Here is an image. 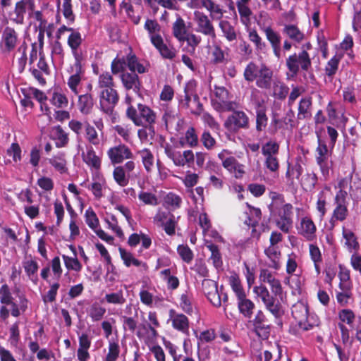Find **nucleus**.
Here are the masks:
<instances>
[{
  "label": "nucleus",
  "instance_id": "f257e3e1",
  "mask_svg": "<svg viewBox=\"0 0 361 361\" xmlns=\"http://www.w3.org/2000/svg\"><path fill=\"white\" fill-rule=\"evenodd\" d=\"M259 279L262 281L267 283L271 288V295L266 286L260 285L254 288L255 293L262 300L266 309L270 312L275 318H280L283 314L282 305L276 297L282 295L283 288L281 281L275 278L272 273L267 269L260 270Z\"/></svg>",
  "mask_w": 361,
  "mask_h": 361
},
{
  "label": "nucleus",
  "instance_id": "f03ea898",
  "mask_svg": "<svg viewBox=\"0 0 361 361\" xmlns=\"http://www.w3.org/2000/svg\"><path fill=\"white\" fill-rule=\"evenodd\" d=\"M288 69L287 76L295 78L300 71L307 73L312 68V59L307 50L302 49L299 53H293L286 59Z\"/></svg>",
  "mask_w": 361,
  "mask_h": 361
},
{
  "label": "nucleus",
  "instance_id": "7ed1b4c3",
  "mask_svg": "<svg viewBox=\"0 0 361 361\" xmlns=\"http://www.w3.org/2000/svg\"><path fill=\"white\" fill-rule=\"evenodd\" d=\"M126 117L136 126H152L155 123L156 113L147 105L142 103L137 104V108L130 106L126 111Z\"/></svg>",
  "mask_w": 361,
  "mask_h": 361
},
{
  "label": "nucleus",
  "instance_id": "20e7f679",
  "mask_svg": "<svg viewBox=\"0 0 361 361\" xmlns=\"http://www.w3.org/2000/svg\"><path fill=\"white\" fill-rule=\"evenodd\" d=\"M292 316L297 322L298 329L290 328L292 334L298 335L301 331H307L312 329L318 324L310 323L308 321V307L300 302L294 305L291 310Z\"/></svg>",
  "mask_w": 361,
  "mask_h": 361
},
{
  "label": "nucleus",
  "instance_id": "39448f33",
  "mask_svg": "<svg viewBox=\"0 0 361 361\" xmlns=\"http://www.w3.org/2000/svg\"><path fill=\"white\" fill-rule=\"evenodd\" d=\"M228 149L221 150L217 155L222 166L236 179H241L245 173V166L240 164Z\"/></svg>",
  "mask_w": 361,
  "mask_h": 361
},
{
  "label": "nucleus",
  "instance_id": "423d86ee",
  "mask_svg": "<svg viewBox=\"0 0 361 361\" xmlns=\"http://www.w3.org/2000/svg\"><path fill=\"white\" fill-rule=\"evenodd\" d=\"M68 127L78 136L81 135L82 129H84L86 140L94 146L99 145L100 139L99 137V134L95 127L91 125L88 121L81 122L76 119H72L68 122Z\"/></svg>",
  "mask_w": 361,
  "mask_h": 361
},
{
  "label": "nucleus",
  "instance_id": "0eeeda50",
  "mask_svg": "<svg viewBox=\"0 0 361 361\" xmlns=\"http://www.w3.org/2000/svg\"><path fill=\"white\" fill-rule=\"evenodd\" d=\"M317 142L318 145L315 150V159L319 166L322 174L326 178L332 166V161L329 160L331 152L328 149L325 141L322 140L319 136H318Z\"/></svg>",
  "mask_w": 361,
  "mask_h": 361
},
{
  "label": "nucleus",
  "instance_id": "6e6552de",
  "mask_svg": "<svg viewBox=\"0 0 361 361\" xmlns=\"http://www.w3.org/2000/svg\"><path fill=\"white\" fill-rule=\"evenodd\" d=\"M226 118L224 126L232 133H237L240 129H248L250 128V119L248 116L242 110H235Z\"/></svg>",
  "mask_w": 361,
  "mask_h": 361
},
{
  "label": "nucleus",
  "instance_id": "1a4fd4ad",
  "mask_svg": "<svg viewBox=\"0 0 361 361\" xmlns=\"http://www.w3.org/2000/svg\"><path fill=\"white\" fill-rule=\"evenodd\" d=\"M20 42L19 34L16 29L6 26L1 33L0 51L3 54H9L13 51Z\"/></svg>",
  "mask_w": 361,
  "mask_h": 361
},
{
  "label": "nucleus",
  "instance_id": "9d476101",
  "mask_svg": "<svg viewBox=\"0 0 361 361\" xmlns=\"http://www.w3.org/2000/svg\"><path fill=\"white\" fill-rule=\"evenodd\" d=\"M119 101V94L115 87L104 89L99 93L100 109L104 114L111 116Z\"/></svg>",
  "mask_w": 361,
  "mask_h": 361
},
{
  "label": "nucleus",
  "instance_id": "9b49d317",
  "mask_svg": "<svg viewBox=\"0 0 361 361\" xmlns=\"http://www.w3.org/2000/svg\"><path fill=\"white\" fill-rule=\"evenodd\" d=\"M194 21L197 25L196 32L213 39H216L215 27L207 14L200 11H194Z\"/></svg>",
  "mask_w": 361,
  "mask_h": 361
},
{
  "label": "nucleus",
  "instance_id": "f8f14e48",
  "mask_svg": "<svg viewBox=\"0 0 361 361\" xmlns=\"http://www.w3.org/2000/svg\"><path fill=\"white\" fill-rule=\"evenodd\" d=\"M295 126V112L292 109H288L282 118H279L278 114L275 113L273 114L271 120V133L275 134L281 129L293 128Z\"/></svg>",
  "mask_w": 361,
  "mask_h": 361
},
{
  "label": "nucleus",
  "instance_id": "ddd939ff",
  "mask_svg": "<svg viewBox=\"0 0 361 361\" xmlns=\"http://www.w3.org/2000/svg\"><path fill=\"white\" fill-rule=\"evenodd\" d=\"M293 205L286 203L278 212L279 219L276 220V226L285 233H288L293 227Z\"/></svg>",
  "mask_w": 361,
  "mask_h": 361
},
{
  "label": "nucleus",
  "instance_id": "4468645a",
  "mask_svg": "<svg viewBox=\"0 0 361 361\" xmlns=\"http://www.w3.org/2000/svg\"><path fill=\"white\" fill-rule=\"evenodd\" d=\"M202 291L208 300L216 307L221 305V294L217 283L211 279H204L202 282Z\"/></svg>",
  "mask_w": 361,
  "mask_h": 361
},
{
  "label": "nucleus",
  "instance_id": "2eb2a0df",
  "mask_svg": "<svg viewBox=\"0 0 361 361\" xmlns=\"http://www.w3.org/2000/svg\"><path fill=\"white\" fill-rule=\"evenodd\" d=\"M252 322L256 334L264 340L267 339L271 331V324L262 310L257 312Z\"/></svg>",
  "mask_w": 361,
  "mask_h": 361
},
{
  "label": "nucleus",
  "instance_id": "dca6fc26",
  "mask_svg": "<svg viewBox=\"0 0 361 361\" xmlns=\"http://www.w3.org/2000/svg\"><path fill=\"white\" fill-rule=\"evenodd\" d=\"M107 155L112 164H121L124 159L133 158L130 149L124 144L111 147L107 151Z\"/></svg>",
  "mask_w": 361,
  "mask_h": 361
},
{
  "label": "nucleus",
  "instance_id": "f3484780",
  "mask_svg": "<svg viewBox=\"0 0 361 361\" xmlns=\"http://www.w3.org/2000/svg\"><path fill=\"white\" fill-rule=\"evenodd\" d=\"M346 196L347 192H337L334 201L336 204V208L334 209L332 216L330 220V223H333L334 221H344L348 214V211L346 206Z\"/></svg>",
  "mask_w": 361,
  "mask_h": 361
},
{
  "label": "nucleus",
  "instance_id": "a211bd4d",
  "mask_svg": "<svg viewBox=\"0 0 361 361\" xmlns=\"http://www.w3.org/2000/svg\"><path fill=\"white\" fill-rule=\"evenodd\" d=\"M120 79L126 90H131L136 94L141 95L142 82L136 73L123 72L120 75Z\"/></svg>",
  "mask_w": 361,
  "mask_h": 361
},
{
  "label": "nucleus",
  "instance_id": "6ab92c4d",
  "mask_svg": "<svg viewBox=\"0 0 361 361\" xmlns=\"http://www.w3.org/2000/svg\"><path fill=\"white\" fill-rule=\"evenodd\" d=\"M197 83L195 80L188 81L184 87V99L181 101L183 106L188 109L189 108L190 102L193 99V101L197 103V106L200 111L203 109L202 104L200 102V98L196 93Z\"/></svg>",
  "mask_w": 361,
  "mask_h": 361
},
{
  "label": "nucleus",
  "instance_id": "aec40b11",
  "mask_svg": "<svg viewBox=\"0 0 361 361\" xmlns=\"http://www.w3.org/2000/svg\"><path fill=\"white\" fill-rule=\"evenodd\" d=\"M264 33L267 41L269 42L272 49L274 55L279 59L281 57V35L275 31L271 26L261 27Z\"/></svg>",
  "mask_w": 361,
  "mask_h": 361
},
{
  "label": "nucleus",
  "instance_id": "412c9836",
  "mask_svg": "<svg viewBox=\"0 0 361 361\" xmlns=\"http://www.w3.org/2000/svg\"><path fill=\"white\" fill-rule=\"evenodd\" d=\"M71 72L74 73L68 80V86L75 94H78V86L81 81V76L84 73L79 56H75L73 65L71 66Z\"/></svg>",
  "mask_w": 361,
  "mask_h": 361
},
{
  "label": "nucleus",
  "instance_id": "4be33fe9",
  "mask_svg": "<svg viewBox=\"0 0 361 361\" xmlns=\"http://www.w3.org/2000/svg\"><path fill=\"white\" fill-rule=\"evenodd\" d=\"M298 230V233L308 241H312L317 238V227L312 219L310 217L305 216L301 219Z\"/></svg>",
  "mask_w": 361,
  "mask_h": 361
},
{
  "label": "nucleus",
  "instance_id": "5701e85b",
  "mask_svg": "<svg viewBox=\"0 0 361 361\" xmlns=\"http://www.w3.org/2000/svg\"><path fill=\"white\" fill-rule=\"evenodd\" d=\"M282 34L295 44H300L305 39V34L297 25L286 23L283 25Z\"/></svg>",
  "mask_w": 361,
  "mask_h": 361
},
{
  "label": "nucleus",
  "instance_id": "b1692460",
  "mask_svg": "<svg viewBox=\"0 0 361 361\" xmlns=\"http://www.w3.org/2000/svg\"><path fill=\"white\" fill-rule=\"evenodd\" d=\"M170 316L172 317V326L176 330L182 332L186 335L189 334V319L183 314H176L175 311H170Z\"/></svg>",
  "mask_w": 361,
  "mask_h": 361
},
{
  "label": "nucleus",
  "instance_id": "393cba45",
  "mask_svg": "<svg viewBox=\"0 0 361 361\" xmlns=\"http://www.w3.org/2000/svg\"><path fill=\"white\" fill-rule=\"evenodd\" d=\"M26 11V2L20 0L16 2L13 11L9 12L8 16L11 22L17 25H23Z\"/></svg>",
  "mask_w": 361,
  "mask_h": 361
},
{
  "label": "nucleus",
  "instance_id": "a878e982",
  "mask_svg": "<svg viewBox=\"0 0 361 361\" xmlns=\"http://www.w3.org/2000/svg\"><path fill=\"white\" fill-rule=\"evenodd\" d=\"M267 67L268 66L264 63L258 66L254 61L249 62L243 72L244 79L248 82H254L259 77L262 69H266Z\"/></svg>",
  "mask_w": 361,
  "mask_h": 361
},
{
  "label": "nucleus",
  "instance_id": "bb28decb",
  "mask_svg": "<svg viewBox=\"0 0 361 361\" xmlns=\"http://www.w3.org/2000/svg\"><path fill=\"white\" fill-rule=\"evenodd\" d=\"M264 253L269 260V267L279 270L281 267V252L279 247L268 246L264 250Z\"/></svg>",
  "mask_w": 361,
  "mask_h": 361
},
{
  "label": "nucleus",
  "instance_id": "cd10ccee",
  "mask_svg": "<svg viewBox=\"0 0 361 361\" xmlns=\"http://www.w3.org/2000/svg\"><path fill=\"white\" fill-rule=\"evenodd\" d=\"M152 44L159 51L163 58L172 60L176 57V50L173 48H169L164 44L161 36L152 37Z\"/></svg>",
  "mask_w": 361,
  "mask_h": 361
},
{
  "label": "nucleus",
  "instance_id": "c85d7f7f",
  "mask_svg": "<svg viewBox=\"0 0 361 361\" xmlns=\"http://www.w3.org/2000/svg\"><path fill=\"white\" fill-rule=\"evenodd\" d=\"M312 98L310 96L303 97L298 103L297 118L305 120L312 116Z\"/></svg>",
  "mask_w": 361,
  "mask_h": 361
},
{
  "label": "nucleus",
  "instance_id": "c756f323",
  "mask_svg": "<svg viewBox=\"0 0 361 361\" xmlns=\"http://www.w3.org/2000/svg\"><path fill=\"white\" fill-rule=\"evenodd\" d=\"M118 251L121 258L126 267H130V266L133 265L137 267H141L145 271L148 269L149 267L147 264L145 262L139 260L138 259H136L130 252L127 251L126 249L121 247H118Z\"/></svg>",
  "mask_w": 361,
  "mask_h": 361
},
{
  "label": "nucleus",
  "instance_id": "7c9ffc66",
  "mask_svg": "<svg viewBox=\"0 0 361 361\" xmlns=\"http://www.w3.org/2000/svg\"><path fill=\"white\" fill-rule=\"evenodd\" d=\"M302 171L303 169L300 164L297 162L294 164H291L290 163L288 162L287 170L286 172L287 184L289 186L293 187L296 184L295 180H299Z\"/></svg>",
  "mask_w": 361,
  "mask_h": 361
},
{
  "label": "nucleus",
  "instance_id": "2f4dec72",
  "mask_svg": "<svg viewBox=\"0 0 361 361\" xmlns=\"http://www.w3.org/2000/svg\"><path fill=\"white\" fill-rule=\"evenodd\" d=\"M126 64L130 72L136 73L137 71L138 73L142 74L149 71V65L144 66L142 63H140L138 58L132 51L126 56Z\"/></svg>",
  "mask_w": 361,
  "mask_h": 361
},
{
  "label": "nucleus",
  "instance_id": "473e14b6",
  "mask_svg": "<svg viewBox=\"0 0 361 361\" xmlns=\"http://www.w3.org/2000/svg\"><path fill=\"white\" fill-rule=\"evenodd\" d=\"M350 185V190L353 192H357L360 189H361V182L358 177V174L352 175L348 179V178H342L339 180L338 183V187L339 190L337 192H340L341 191L343 192H347L345 189Z\"/></svg>",
  "mask_w": 361,
  "mask_h": 361
},
{
  "label": "nucleus",
  "instance_id": "72a5a7b5",
  "mask_svg": "<svg viewBox=\"0 0 361 361\" xmlns=\"http://www.w3.org/2000/svg\"><path fill=\"white\" fill-rule=\"evenodd\" d=\"M268 124L267 108L264 105L257 103L256 108V130L260 133L265 130Z\"/></svg>",
  "mask_w": 361,
  "mask_h": 361
},
{
  "label": "nucleus",
  "instance_id": "f704fd0d",
  "mask_svg": "<svg viewBox=\"0 0 361 361\" xmlns=\"http://www.w3.org/2000/svg\"><path fill=\"white\" fill-rule=\"evenodd\" d=\"M172 33L180 42H184V37L188 33V29L183 18L177 15L176 20L172 25Z\"/></svg>",
  "mask_w": 361,
  "mask_h": 361
},
{
  "label": "nucleus",
  "instance_id": "c9c22d12",
  "mask_svg": "<svg viewBox=\"0 0 361 361\" xmlns=\"http://www.w3.org/2000/svg\"><path fill=\"white\" fill-rule=\"evenodd\" d=\"M94 101L91 94H84L78 97V109L83 115H89L92 113Z\"/></svg>",
  "mask_w": 361,
  "mask_h": 361
},
{
  "label": "nucleus",
  "instance_id": "e433bc0d",
  "mask_svg": "<svg viewBox=\"0 0 361 361\" xmlns=\"http://www.w3.org/2000/svg\"><path fill=\"white\" fill-rule=\"evenodd\" d=\"M260 73L259 77L255 80L256 86L260 89H270L273 80V71L268 66L266 69H262Z\"/></svg>",
  "mask_w": 361,
  "mask_h": 361
},
{
  "label": "nucleus",
  "instance_id": "4c0bfd02",
  "mask_svg": "<svg viewBox=\"0 0 361 361\" xmlns=\"http://www.w3.org/2000/svg\"><path fill=\"white\" fill-rule=\"evenodd\" d=\"M238 300V307L239 312L247 318H251L253 310L255 309L254 302L246 298V295L242 298H237Z\"/></svg>",
  "mask_w": 361,
  "mask_h": 361
},
{
  "label": "nucleus",
  "instance_id": "58836bf2",
  "mask_svg": "<svg viewBox=\"0 0 361 361\" xmlns=\"http://www.w3.org/2000/svg\"><path fill=\"white\" fill-rule=\"evenodd\" d=\"M205 245L211 252L209 259L212 260L214 267L216 269L221 268L223 265V260L219 246L212 242H207Z\"/></svg>",
  "mask_w": 361,
  "mask_h": 361
},
{
  "label": "nucleus",
  "instance_id": "ea45409f",
  "mask_svg": "<svg viewBox=\"0 0 361 361\" xmlns=\"http://www.w3.org/2000/svg\"><path fill=\"white\" fill-rule=\"evenodd\" d=\"M219 28L221 29L224 37L228 42H233L237 39V32L234 26L226 20H221L219 23Z\"/></svg>",
  "mask_w": 361,
  "mask_h": 361
},
{
  "label": "nucleus",
  "instance_id": "a19ab883",
  "mask_svg": "<svg viewBox=\"0 0 361 361\" xmlns=\"http://www.w3.org/2000/svg\"><path fill=\"white\" fill-rule=\"evenodd\" d=\"M49 164L60 173H65L68 171L65 154L59 152L49 159Z\"/></svg>",
  "mask_w": 361,
  "mask_h": 361
},
{
  "label": "nucleus",
  "instance_id": "79ce46f5",
  "mask_svg": "<svg viewBox=\"0 0 361 361\" xmlns=\"http://www.w3.org/2000/svg\"><path fill=\"white\" fill-rule=\"evenodd\" d=\"M82 159L86 164L94 169L101 168V159L96 154L92 147L87 148L86 154L82 156Z\"/></svg>",
  "mask_w": 361,
  "mask_h": 361
},
{
  "label": "nucleus",
  "instance_id": "37998d69",
  "mask_svg": "<svg viewBox=\"0 0 361 361\" xmlns=\"http://www.w3.org/2000/svg\"><path fill=\"white\" fill-rule=\"evenodd\" d=\"M342 58L341 54H335L326 64L324 71L326 75L333 79L334 76L338 71L340 61Z\"/></svg>",
  "mask_w": 361,
  "mask_h": 361
},
{
  "label": "nucleus",
  "instance_id": "c03bdc74",
  "mask_svg": "<svg viewBox=\"0 0 361 361\" xmlns=\"http://www.w3.org/2000/svg\"><path fill=\"white\" fill-rule=\"evenodd\" d=\"M113 177L115 182L121 187H126L129 183L130 175H128L123 170V167L121 166L114 168Z\"/></svg>",
  "mask_w": 361,
  "mask_h": 361
},
{
  "label": "nucleus",
  "instance_id": "a18cd8bd",
  "mask_svg": "<svg viewBox=\"0 0 361 361\" xmlns=\"http://www.w3.org/2000/svg\"><path fill=\"white\" fill-rule=\"evenodd\" d=\"M229 284L237 298H242L246 295L240 279L237 274L234 273L229 277Z\"/></svg>",
  "mask_w": 361,
  "mask_h": 361
},
{
  "label": "nucleus",
  "instance_id": "49530a36",
  "mask_svg": "<svg viewBox=\"0 0 361 361\" xmlns=\"http://www.w3.org/2000/svg\"><path fill=\"white\" fill-rule=\"evenodd\" d=\"M164 152L176 166H183L182 154L180 151H176L172 145L166 144L164 147Z\"/></svg>",
  "mask_w": 361,
  "mask_h": 361
},
{
  "label": "nucleus",
  "instance_id": "de8ad7c7",
  "mask_svg": "<svg viewBox=\"0 0 361 361\" xmlns=\"http://www.w3.org/2000/svg\"><path fill=\"white\" fill-rule=\"evenodd\" d=\"M236 6L239 13L240 22L244 25H249L251 23V16H252V11L247 6V4H241L236 3Z\"/></svg>",
  "mask_w": 361,
  "mask_h": 361
},
{
  "label": "nucleus",
  "instance_id": "09e8293b",
  "mask_svg": "<svg viewBox=\"0 0 361 361\" xmlns=\"http://www.w3.org/2000/svg\"><path fill=\"white\" fill-rule=\"evenodd\" d=\"M116 85L112 74L109 72H104L98 77V87L101 90L115 87Z\"/></svg>",
  "mask_w": 361,
  "mask_h": 361
},
{
  "label": "nucleus",
  "instance_id": "8fccbe9b",
  "mask_svg": "<svg viewBox=\"0 0 361 361\" xmlns=\"http://www.w3.org/2000/svg\"><path fill=\"white\" fill-rule=\"evenodd\" d=\"M137 317V313H135V317L121 316L122 329L124 331H129L131 334L135 333L138 324Z\"/></svg>",
  "mask_w": 361,
  "mask_h": 361
},
{
  "label": "nucleus",
  "instance_id": "3c124183",
  "mask_svg": "<svg viewBox=\"0 0 361 361\" xmlns=\"http://www.w3.org/2000/svg\"><path fill=\"white\" fill-rule=\"evenodd\" d=\"M192 295L188 291L182 293L180 297V307L183 312L188 314H192Z\"/></svg>",
  "mask_w": 361,
  "mask_h": 361
},
{
  "label": "nucleus",
  "instance_id": "603ef678",
  "mask_svg": "<svg viewBox=\"0 0 361 361\" xmlns=\"http://www.w3.org/2000/svg\"><path fill=\"white\" fill-rule=\"evenodd\" d=\"M140 154L144 168L147 173L152 171L154 166V155L149 149H143L138 152Z\"/></svg>",
  "mask_w": 361,
  "mask_h": 361
},
{
  "label": "nucleus",
  "instance_id": "864d4df0",
  "mask_svg": "<svg viewBox=\"0 0 361 361\" xmlns=\"http://www.w3.org/2000/svg\"><path fill=\"white\" fill-rule=\"evenodd\" d=\"M144 28L147 31L151 42L152 37L161 36L159 34V32L161 31V25L156 20L147 18L145 23Z\"/></svg>",
  "mask_w": 361,
  "mask_h": 361
},
{
  "label": "nucleus",
  "instance_id": "5fc2aeb1",
  "mask_svg": "<svg viewBox=\"0 0 361 361\" xmlns=\"http://www.w3.org/2000/svg\"><path fill=\"white\" fill-rule=\"evenodd\" d=\"M343 234L345 240V245L348 246V249L350 251L353 250L355 252H357L360 248V245L354 233L343 229Z\"/></svg>",
  "mask_w": 361,
  "mask_h": 361
},
{
  "label": "nucleus",
  "instance_id": "6e6d98bb",
  "mask_svg": "<svg viewBox=\"0 0 361 361\" xmlns=\"http://www.w3.org/2000/svg\"><path fill=\"white\" fill-rule=\"evenodd\" d=\"M212 105L218 112H226L233 110L235 103L228 100L212 99Z\"/></svg>",
  "mask_w": 361,
  "mask_h": 361
},
{
  "label": "nucleus",
  "instance_id": "4d7b16f0",
  "mask_svg": "<svg viewBox=\"0 0 361 361\" xmlns=\"http://www.w3.org/2000/svg\"><path fill=\"white\" fill-rule=\"evenodd\" d=\"M339 288H341V290L350 289L351 282L350 280V271L348 269L342 267L341 265L339 266Z\"/></svg>",
  "mask_w": 361,
  "mask_h": 361
},
{
  "label": "nucleus",
  "instance_id": "13d9d810",
  "mask_svg": "<svg viewBox=\"0 0 361 361\" xmlns=\"http://www.w3.org/2000/svg\"><path fill=\"white\" fill-rule=\"evenodd\" d=\"M317 182V177L314 173L305 174L301 180L300 185L302 188L306 191L312 190Z\"/></svg>",
  "mask_w": 361,
  "mask_h": 361
},
{
  "label": "nucleus",
  "instance_id": "bf43d9fd",
  "mask_svg": "<svg viewBox=\"0 0 361 361\" xmlns=\"http://www.w3.org/2000/svg\"><path fill=\"white\" fill-rule=\"evenodd\" d=\"M106 313V308L98 302L93 303L89 310V316L93 322L100 321Z\"/></svg>",
  "mask_w": 361,
  "mask_h": 361
},
{
  "label": "nucleus",
  "instance_id": "052dcab7",
  "mask_svg": "<svg viewBox=\"0 0 361 361\" xmlns=\"http://www.w3.org/2000/svg\"><path fill=\"white\" fill-rule=\"evenodd\" d=\"M279 144L273 140H269L262 146V154L264 157L278 155L279 152Z\"/></svg>",
  "mask_w": 361,
  "mask_h": 361
},
{
  "label": "nucleus",
  "instance_id": "680f3d73",
  "mask_svg": "<svg viewBox=\"0 0 361 361\" xmlns=\"http://www.w3.org/2000/svg\"><path fill=\"white\" fill-rule=\"evenodd\" d=\"M248 38L250 42L254 43L255 50L257 51H264L267 48L266 43L262 40V38L257 33L256 30H252L248 33Z\"/></svg>",
  "mask_w": 361,
  "mask_h": 361
},
{
  "label": "nucleus",
  "instance_id": "e2e57ef3",
  "mask_svg": "<svg viewBox=\"0 0 361 361\" xmlns=\"http://www.w3.org/2000/svg\"><path fill=\"white\" fill-rule=\"evenodd\" d=\"M211 55V63L214 65L225 63L226 62L224 51L219 45H214Z\"/></svg>",
  "mask_w": 361,
  "mask_h": 361
},
{
  "label": "nucleus",
  "instance_id": "0e129e2a",
  "mask_svg": "<svg viewBox=\"0 0 361 361\" xmlns=\"http://www.w3.org/2000/svg\"><path fill=\"white\" fill-rule=\"evenodd\" d=\"M177 252L181 259L187 264L191 263L193 260L194 253L188 245H179L177 247Z\"/></svg>",
  "mask_w": 361,
  "mask_h": 361
},
{
  "label": "nucleus",
  "instance_id": "69168bd1",
  "mask_svg": "<svg viewBox=\"0 0 361 361\" xmlns=\"http://www.w3.org/2000/svg\"><path fill=\"white\" fill-rule=\"evenodd\" d=\"M126 57L115 58L111 63V74L116 75L118 73L121 74L123 72H127L126 70Z\"/></svg>",
  "mask_w": 361,
  "mask_h": 361
},
{
  "label": "nucleus",
  "instance_id": "338daca9",
  "mask_svg": "<svg viewBox=\"0 0 361 361\" xmlns=\"http://www.w3.org/2000/svg\"><path fill=\"white\" fill-rule=\"evenodd\" d=\"M67 42L71 50L73 52L76 51L82 42L81 34L73 30L69 35Z\"/></svg>",
  "mask_w": 361,
  "mask_h": 361
},
{
  "label": "nucleus",
  "instance_id": "774afa93",
  "mask_svg": "<svg viewBox=\"0 0 361 361\" xmlns=\"http://www.w3.org/2000/svg\"><path fill=\"white\" fill-rule=\"evenodd\" d=\"M62 258L63 259L65 267L68 270H73L77 272L81 271L82 266L76 257H72L63 255Z\"/></svg>",
  "mask_w": 361,
  "mask_h": 361
}]
</instances>
